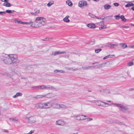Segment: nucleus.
I'll list each match as a JSON object with an SVG mask.
<instances>
[{"label": "nucleus", "mask_w": 134, "mask_h": 134, "mask_svg": "<svg viewBox=\"0 0 134 134\" xmlns=\"http://www.w3.org/2000/svg\"><path fill=\"white\" fill-rule=\"evenodd\" d=\"M50 88L55 89V88H54L53 87L50 85H48L46 86L44 85H42L38 86V87H37V89H47Z\"/></svg>", "instance_id": "20e7f679"}, {"label": "nucleus", "mask_w": 134, "mask_h": 134, "mask_svg": "<svg viewBox=\"0 0 134 134\" xmlns=\"http://www.w3.org/2000/svg\"><path fill=\"white\" fill-rule=\"evenodd\" d=\"M54 72L55 73H57L58 72H60L61 73H64L65 71L63 70H55L54 71Z\"/></svg>", "instance_id": "bb28decb"}, {"label": "nucleus", "mask_w": 134, "mask_h": 134, "mask_svg": "<svg viewBox=\"0 0 134 134\" xmlns=\"http://www.w3.org/2000/svg\"><path fill=\"white\" fill-rule=\"evenodd\" d=\"M36 12H34V13H33V12H31V14H32V15H35L36 14Z\"/></svg>", "instance_id": "052dcab7"}, {"label": "nucleus", "mask_w": 134, "mask_h": 134, "mask_svg": "<svg viewBox=\"0 0 134 134\" xmlns=\"http://www.w3.org/2000/svg\"><path fill=\"white\" fill-rule=\"evenodd\" d=\"M87 120L88 121H90L92 120H93V119L92 118H87Z\"/></svg>", "instance_id": "6e6d98bb"}, {"label": "nucleus", "mask_w": 134, "mask_h": 134, "mask_svg": "<svg viewBox=\"0 0 134 134\" xmlns=\"http://www.w3.org/2000/svg\"><path fill=\"white\" fill-rule=\"evenodd\" d=\"M55 107H54V108H60V104H55Z\"/></svg>", "instance_id": "4c0bfd02"}, {"label": "nucleus", "mask_w": 134, "mask_h": 134, "mask_svg": "<svg viewBox=\"0 0 134 134\" xmlns=\"http://www.w3.org/2000/svg\"><path fill=\"white\" fill-rule=\"evenodd\" d=\"M101 102L104 103V104H108V103H107L105 102H102V101H101Z\"/></svg>", "instance_id": "e2e57ef3"}, {"label": "nucleus", "mask_w": 134, "mask_h": 134, "mask_svg": "<svg viewBox=\"0 0 134 134\" xmlns=\"http://www.w3.org/2000/svg\"><path fill=\"white\" fill-rule=\"evenodd\" d=\"M11 10H6V12L8 13H11Z\"/></svg>", "instance_id": "79ce46f5"}, {"label": "nucleus", "mask_w": 134, "mask_h": 134, "mask_svg": "<svg viewBox=\"0 0 134 134\" xmlns=\"http://www.w3.org/2000/svg\"><path fill=\"white\" fill-rule=\"evenodd\" d=\"M3 132H6V133H8L9 132V131L7 130H5L4 129L3 130Z\"/></svg>", "instance_id": "8fccbe9b"}, {"label": "nucleus", "mask_w": 134, "mask_h": 134, "mask_svg": "<svg viewBox=\"0 0 134 134\" xmlns=\"http://www.w3.org/2000/svg\"><path fill=\"white\" fill-rule=\"evenodd\" d=\"M73 68H69L68 67H65V69L66 70H71V69H72ZM78 70V69L77 68H75L74 69H72V70L74 71H76Z\"/></svg>", "instance_id": "dca6fc26"}, {"label": "nucleus", "mask_w": 134, "mask_h": 134, "mask_svg": "<svg viewBox=\"0 0 134 134\" xmlns=\"http://www.w3.org/2000/svg\"><path fill=\"white\" fill-rule=\"evenodd\" d=\"M51 93H48L47 94L44 95V97H46L47 98H50L51 97Z\"/></svg>", "instance_id": "a878e982"}, {"label": "nucleus", "mask_w": 134, "mask_h": 134, "mask_svg": "<svg viewBox=\"0 0 134 134\" xmlns=\"http://www.w3.org/2000/svg\"><path fill=\"white\" fill-rule=\"evenodd\" d=\"M87 5V2L86 1L83 0L80 1L79 3V6L80 7L86 6Z\"/></svg>", "instance_id": "39448f33"}, {"label": "nucleus", "mask_w": 134, "mask_h": 134, "mask_svg": "<svg viewBox=\"0 0 134 134\" xmlns=\"http://www.w3.org/2000/svg\"><path fill=\"white\" fill-rule=\"evenodd\" d=\"M105 18V17H104V18H101L97 17V16H96V18L98 19L99 20L103 19H104Z\"/></svg>", "instance_id": "3c124183"}, {"label": "nucleus", "mask_w": 134, "mask_h": 134, "mask_svg": "<svg viewBox=\"0 0 134 134\" xmlns=\"http://www.w3.org/2000/svg\"><path fill=\"white\" fill-rule=\"evenodd\" d=\"M107 62H105L104 63H103L101 64H98L92 66V67L93 68H99L100 67H102V66H105V65L107 64Z\"/></svg>", "instance_id": "6e6552de"}, {"label": "nucleus", "mask_w": 134, "mask_h": 134, "mask_svg": "<svg viewBox=\"0 0 134 134\" xmlns=\"http://www.w3.org/2000/svg\"><path fill=\"white\" fill-rule=\"evenodd\" d=\"M44 97L43 95H38L35 96L34 97L35 98L37 99L38 98H41Z\"/></svg>", "instance_id": "f3484780"}, {"label": "nucleus", "mask_w": 134, "mask_h": 134, "mask_svg": "<svg viewBox=\"0 0 134 134\" xmlns=\"http://www.w3.org/2000/svg\"><path fill=\"white\" fill-rule=\"evenodd\" d=\"M51 38H48L46 37L44 39L42 40L43 41H48L50 40Z\"/></svg>", "instance_id": "37998d69"}, {"label": "nucleus", "mask_w": 134, "mask_h": 134, "mask_svg": "<svg viewBox=\"0 0 134 134\" xmlns=\"http://www.w3.org/2000/svg\"><path fill=\"white\" fill-rule=\"evenodd\" d=\"M103 93H105L106 94H109L110 93V91L109 90L107 89L103 90Z\"/></svg>", "instance_id": "cd10ccee"}, {"label": "nucleus", "mask_w": 134, "mask_h": 134, "mask_svg": "<svg viewBox=\"0 0 134 134\" xmlns=\"http://www.w3.org/2000/svg\"><path fill=\"white\" fill-rule=\"evenodd\" d=\"M28 122L30 123H35L36 121V118L35 117L31 116L29 117L28 118Z\"/></svg>", "instance_id": "0eeeda50"}, {"label": "nucleus", "mask_w": 134, "mask_h": 134, "mask_svg": "<svg viewBox=\"0 0 134 134\" xmlns=\"http://www.w3.org/2000/svg\"><path fill=\"white\" fill-rule=\"evenodd\" d=\"M66 3L70 6H72V3L70 0H67L66 1Z\"/></svg>", "instance_id": "aec40b11"}, {"label": "nucleus", "mask_w": 134, "mask_h": 134, "mask_svg": "<svg viewBox=\"0 0 134 134\" xmlns=\"http://www.w3.org/2000/svg\"><path fill=\"white\" fill-rule=\"evenodd\" d=\"M3 5L7 7H10L11 6L10 4L8 2H7L5 4V3H4L3 4Z\"/></svg>", "instance_id": "7c9ffc66"}, {"label": "nucleus", "mask_w": 134, "mask_h": 134, "mask_svg": "<svg viewBox=\"0 0 134 134\" xmlns=\"http://www.w3.org/2000/svg\"><path fill=\"white\" fill-rule=\"evenodd\" d=\"M92 67V66H90L87 67H82V68L83 70H88L91 69V68Z\"/></svg>", "instance_id": "b1692460"}, {"label": "nucleus", "mask_w": 134, "mask_h": 134, "mask_svg": "<svg viewBox=\"0 0 134 134\" xmlns=\"http://www.w3.org/2000/svg\"><path fill=\"white\" fill-rule=\"evenodd\" d=\"M80 120H85L86 119H87V118H82V117H80Z\"/></svg>", "instance_id": "603ef678"}, {"label": "nucleus", "mask_w": 134, "mask_h": 134, "mask_svg": "<svg viewBox=\"0 0 134 134\" xmlns=\"http://www.w3.org/2000/svg\"><path fill=\"white\" fill-rule=\"evenodd\" d=\"M131 2H129L126 4L125 5V6L126 7L134 6V4L131 3Z\"/></svg>", "instance_id": "9b49d317"}, {"label": "nucleus", "mask_w": 134, "mask_h": 134, "mask_svg": "<svg viewBox=\"0 0 134 134\" xmlns=\"http://www.w3.org/2000/svg\"><path fill=\"white\" fill-rule=\"evenodd\" d=\"M34 23V22L32 21H31L29 22H27V24H31L33 23Z\"/></svg>", "instance_id": "c03bdc74"}, {"label": "nucleus", "mask_w": 134, "mask_h": 134, "mask_svg": "<svg viewBox=\"0 0 134 134\" xmlns=\"http://www.w3.org/2000/svg\"><path fill=\"white\" fill-rule=\"evenodd\" d=\"M4 2H8V0H5V1H4Z\"/></svg>", "instance_id": "69168bd1"}, {"label": "nucleus", "mask_w": 134, "mask_h": 134, "mask_svg": "<svg viewBox=\"0 0 134 134\" xmlns=\"http://www.w3.org/2000/svg\"><path fill=\"white\" fill-rule=\"evenodd\" d=\"M69 16L67 15L66 16L65 18H64L63 19V21L66 23H68L70 22V20L68 19L69 18Z\"/></svg>", "instance_id": "ddd939ff"}, {"label": "nucleus", "mask_w": 134, "mask_h": 134, "mask_svg": "<svg viewBox=\"0 0 134 134\" xmlns=\"http://www.w3.org/2000/svg\"><path fill=\"white\" fill-rule=\"evenodd\" d=\"M38 86H34L31 87V88H37V87H38Z\"/></svg>", "instance_id": "680f3d73"}, {"label": "nucleus", "mask_w": 134, "mask_h": 134, "mask_svg": "<svg viewBox=\"0 0 134 134\" xmlns=\"http://www.w3.org/2000/svg\"><path fill=\"white\" fill-rule=\"evenodd\" d=\"M118 45L117 44H114L111 43L109 44L108 45V47L110 48H114V46H117Z\"/></svg>", "instance_id": "412c9836"}, {"label": "nucleus", "mask_w": 134, "mask_h": 134, "mask_svg": "<svg viewBox=\"0 0 134 134\" xmlns=\"http://www.w3.org/2000/svg\"><path fill=\"white\" fill-rule=\"evenodd\" d=\"M43 19H42L41 20L42 21L41 22H40L39 23V24L40 25V24H41L42 25H43V24H42V22L44 23H45L46 22V20H44Z\"/></svg>", "instance_id": "c9c22d12"}, {"label": "nucleus", "mask_w": 134, "mask_h": 134, "mask_svg": "<svg viewBox=\"0 0 134 134\" xmlns=\"http://www.w3.org/2000/svg\"><path fill=\"white\" fill-rule=\"evenodd\" d=\"M37 23V22H35V23H32L31 25V26L33 27H41V25H40L39 24L38 25H37L36 24Z\"/></svg>", "instance_id": "2eb2a0df"}, {"label": "nucleus", "mask_w": 134, "mask_h": 134, "mask_svg": "<svg viewBox=\"0 0 134 134\" xmlns=\"http://www.w3.org/2000/svg\"><path fill=\"white\" fill-rule=\"evenodd\" d=\"M44 18L42 17H37L36 18L35 20L40 21H41L42 19H44Z\"/></svg>", "instance_id": "393cba45"}, {"label": "nucleus", "mask_w": 134, "mask_h": 134, "mask_svg": "<svg viewBox=\"0 0 134 134\" xmlns=\"http://www.w3.org/2000/svg\"><path fill=\"white\" fill-rule=\"evenodd\" d=\"M54 4V1H51L49 2L47 4V6L48 7H50L52 5Z\"/></svg>", "instance_id": "4be33fe9"}, {"label": "nucleus", "mask_w": 134, "mask_h": 134, "mask_svg": "<svg viewBox=\"0 0 134 134\" xmlns=\"http://www.w3.org/2000/svg\"><path fill=\"white\" fill-rule=\"evenodd\" d=\"M105 28H106V27H105L104 26H102V27H99V29H104Z\"/></svg>", "instance_id": "13d9d810"}, {"label": "nucleus", "mask_w": 134, "mask_h": 134, "mask_svg": "<svg viewBox=\"0 0 134 134\" xmlns=\"http://www.w3.org/2000/svg\"><path fill=\"white\" fill-rule=\"evenodd\" d=\"M83 116V115H80L76 116V119L77 120H80V117Z\"/></svg>", "instance_id": "473e14b6"}, {"label": "nucleus", "mask_w": 134, "mask_h": 134, "mask_svg": "<svg viewBox=\"0 0 134 134\" xmlns=\"http://www.w3.org/2000/svg\"><path fill=\"white\" fill-rule=\"evenodd\" d=\"M60 108H66V106L64 104H60Z\"/></svg>", "instance_id": "e433bc0d"}, {"label": "nucleus", "mask_w": 134, "mask_h": 134, "mask_svg": "<svg viewBox=\"0 0 134 134\" xmlns=\"http://www.w3.org/2000/svg\"><path fill=\"white\" fill-rule=\"evenodd\" d=\"M113 104L115 105L116 107H118L120 110L126 113L127 114H129L130 111L129 110L128 107L125 105H123L122 104L112 103Z\"/></svg>", "instance_id": "f03ea898"}, {"label": "nucleus", "mask_w": 134, "mask_h": 134, "mask_svg": "<svg viewBox=\"0 0 134 134\" xmlns=\"http://www.w3.org/2000/svg\"><path fill=\"white\" fill-rule=\"evenodd\" d=\"M120 17V18L122 19V21L125 22L126 21V19L125 18L124 16V15H121Z\"/></svg>", "instance_id": "5701e85b"}, {"label": "nucleus", "mask_w": 134, "mask_h": 134, "mask_svg": "<svg viewBox=\"0 0 134 134\" xmlns=\"http://www.w3.org/2000/svg\"><path fill=\"white\" fill-rule=\"evenodd\" d=\"M113 4L115 6H118L119 5V4L118 3H114Z\"/></svg>", "instance_id": "49530a36"}, {"label": "nucleus", "mask_w": 134, "mask_h": 134, "mask_svg": "<svg viewBox=\"0 0 134 134\" xmlns=\"http://www.w3.org/2000/svg\"><path fill=\"white\" fill-rule=\"evenodd\" d=\"M111 7V5L108 4H106L104 5V9L106 10H108Z\"/></svg>", "instance_id": "6ab92c4d"}, {"label": "nucleus", "mask_w": 134, "mask_h": 134, "mask_svg": "<svg viewBox=\"0 0 134 134\" xmlns=\"http://www.w3.org/2000/svg\"><path fill=\"white\" fill-rule=\"evenodd\" d=\"M109 55H108L106 56L105 57H104L103 58V59H105L107 58H108L109 57Z\"/></svg>", "instance_id": "de8ad7c7"}, {"label": "nucleus", "mask_w": 134, "mask_h": 134, "mask_svg": "<svg viewBox=\"0 0 134 134\" xmlns=\"http://www.w3.org/2000/svg\"><path fill=\"white\" fill-rule=\"evenodd\" d=\"M22 95H23V94L22 93H20V92H18V93H17L13 97V98H15L19 96H22Z\"/></svg>", "instance_id": "4468645a"}, {"label": "nucleus", "mask_w": 134, "mask_h": 134, "mask_svg": "<svg viewBox=\"0 0 134 134\" xmlns=\"http://www.w3.org/2000/svg\"><path fill=\"white\" fill-rule=\"evenodd\" d=\"M131 48H134V45H133L131 47Z\"/></svg>", "instance_id": "774afa93"}, {"label": "nucleus", "mask_w": 134, "mask_h": 134, "mask_svg": "<svg viewBox=\"0 0 134 134\" xmlns=\"http://www.w3.org/2000/svg\"><path fill=\"white\" fill-rule=\"evenodd\" d=\"M98 63V62H94V63H92V64H96V63Z\"/></svg>", "instance_id": "338daca9"}, {"label": "nucleus", "mask_w": 134, "mask_h": 134, "mask_svg": "<svg viewBox=\"0 0 134 134\" xmlns=\"http://www.w3.org/2000/svg\"><path fill=\"white\" fill-rule=\"evenodd\" d=\"M114 17L116 19H118L120 18V17L119 15H115L114 16Z\"/></svg>", "instance_id": "58836bf2"}, {"label": "nucleus", "mask_w": 134, "mask_h": 134, "mask_svg": "<svg viewBox=\"0 0 134 134\" xmlns=\"http://www.w3.org/2000/svg\"><path fill=\"white\" fill-rule=\"evenodd\" d=\"M35 107L37 109H44L43 103H38L35 104Z\"/></svg>", "instance_id": "423d86ee"}, {"label": "nucleus", "mask_w": 134, "mask_h": 134, "mask_svg": "<svg viewBox=\"0 0 134 134\" xmlns=\"http://www.w3.org/2000/svg\"><path fill=\"white\" fill-rule=\"evenodd\" d=\"M87 26L92 29H94L95 28L96 26L95 24L92 23H90L87 24Z\"/></svg>", "instance_id": "f8f14e48"}, {"label": "nucleus", "mask_w": 134, "mask_h": 134, "mask_svg": "<svg viewBox=\"0 0 134 134\" xmlns=\"http://www.w3.org/2000/svg\"><path fill=\"white\" fill-rule=\"evenodd\" d=\"M121 27H122V28H125V29H127V28H129V26H125L124 25H123L122 26H121Z\"/></svg>", "instance_id": "a18cd8bd"}, {"label": "nucleus", "mask_w": 134, "mask_h": 134, "mask_svg": "<svg viewBox=\"0 0 134 134\" xmlns=\"http://www.w3.org/2000/svg\"><path fill=\"white\" fill-rule=\"evenodd\" d=\"M100 102H101L100 101H99L98 100H95L94 101V103L96 104V105H97L102 107H103L104 106L103 105L101 104H100L99 103Z\"/></svg>", "instance_id": "a211bd4d"}, {"label": "nucleus", "mask_w": 134, "mask_h": 134, "mask_svg": "<svg viewBox=\"0 0 134 134\" xmlns=\"http://www.w3.org/2000/svg\"><path fill=\"white\" fill-rule=\"evenodd\" d=\"M34 132V130H31L29 133V134H32Z\"/></svg>", "instance_id": "4d7b16f0"}, {"label": "nucleus", "mask_w": 134, "mask_h": 134, "mask_svg": "<svg viewBox=\"0 0 134 134\" xmlns=\"http://www.w3.org/2000/svg\"><path fill=\"white\" fill-rule=\"evenodd\" d=\"M91 17L94 18H96V16L93 14H92L91 13H89L88 14Z\"/></svg>", "instance_id": "c85d7f7f"}, {"label": "nucleus", "mask_w": 134, "mask_h": 134, "mask_svg": "<svg viewBox=\"0 0 134 134\" xmlns=\"http://www.w3.org/2000/svg\"><path fill=\"white\" fill-rule=\"evenodd\" d=\"M44 109H47L51 107L54 106V104L52 102L49 101L47 102L43 103Z\"/></svg>", "instance_id": "7ed1b4c3"}, {"label": "nucleus", "mask_w": 134, "mask_h": 134, "mask_svg": "<svg viewBox=\"0 0 134 134\" xmlns=\"http://www.w3.org/2000/svg\"><path fill=\"white\" fill-rule=\"evenodd\" d=\"M6 14V12H0V14Z\"/></svg>", "instance_id": "09e8293b"}, {"label": "nucleus", "mask_w": 134, "mask_h": 134, "mask_svg": "<svg viewBox=\"0 0 134 134\" xmlns=\"http://www.w3.org/2000/svg\"><path fill=\"white\" fill-rule=\"evenodd\" d=\"M20 24H27V22H21L20 23Z\"/></svg>", "instance_id": "5fc2aeb1"}, {"label": "nucleus", "mask_w": 134, "mask_h": 134, "mask_svg": "<svg viewBox=\"0 0 134 134\" xmlns=\"http://www.w3.org/2000/svg\"><path fill=\"white\" fill-rule=\"evenodd\" d=\"M129 91H134V88H129Z\"/></svg>", "instance_id": "864d4df0"}, {"label": "nucleus", "mask_w": 134, "mask_h": 134, "mask_svg": "<svg viewBox=\"0 0 134 134\" xmlns=\"http://www.w3.org/2000/svg\"><path fill=\"white\" fill-rule=\"evenodd\" d=\"M133 65V63L132 62H129L128 64V66H130L132 65Z\"/></svg>", "instance_id": "ea45409f"}, {"label": "nucleus", "mask_w": 134, "mask_h": 134, "mask_svg": "<svg viewBox=\"0 0 134 134\" xmlns=\"http://www.w3.org/2000/svg\"><path fill=\"white\" fill-rule=\"evenodd\" d=\"M16 57L17 55L16 54H4L1 57L0 59L6 64H12L17 63L19 62L16 58Z\"/></svg>", "instance_id": "f257e3e1"}, {"label": "nucleus", "mask_w": 134, "mask_h": 134, "mask_svg": "<svg viewBox=\"0 0 134 134\" xmlns=\"http://www.w3.org/2000/svg\"><path fill=\"white\" fill-rule=\"evenodd\" d=\"M115 123L119 124L120 125H124V124L123 122H121L118 121L116 122Z\"/></svg>", "instance_id": "72a5a7b5"}, {"label": "nucleus", "mask_w": 134, "mask_h": 134, "mask_svg": "<svg viewBox=\"0 0 134 134\" xmlns=\"http://www.w3.org/2000/svg\"><path fill=\"white\" fill-rule=\"evenodd\" d=\"M9 120H11L12 121H14V122L17 121L18 120L16 119V118H9Z\"/></svg>", "instance_id": "2f4dec72"}, {"label": "nucleus", "mask_w": 134, "mask_h": 134, "mask_svg": "<svg viewBox=\"0 0 134 134\" xmlns=\"http://www.w3.org/2000/svg\"><path fill=\"white\" fill-rule=\"evenodd\" d=\"M52 54L55 56L58 54H65L66 53V52L65 51L60 52L59 51H57L55 52L54 53L52 52Z\"/></svg>", "instance_id": "9d476101"}, {"label": "nucleus", "mask_w": 134, "mask_h": 134, "mask_svg": "<svg viewBox=\"0 0 134 134\" xmlns=\"http://www.w3.org/2000/svg\"><path fill=\"white\" fill-rule=\"evenodd\" d=\"M14 21L15 22V23H18V24H20V23H21V21L20 20H14Z\"/></svg>", "instance_id": "a19ab883"}, {"label": "nucleus", "mask_w": 134, "mask_h": 134, "mask_svg": "<svg viewBox=\"0 0 134 134\" xmlns=\"http://www.w3.org/2000/svg\"><path fill=\"white\" fill-rule=\"evenodd\" d=\"M65 122L62 120H60L57 121L56 122V124L59 125H63L65 124Z\"/></svg>", "instance_id": "1a4fd4ad"}, {"label": "nucleus", "mask_w": 134, "mask_h": 134, "mask_svg": "<svg viewBox=\"0 0 134 134\" xmlns=\"http://www.w3.org/2000/svg\"><path fill=\"white\" fill-rule=\"evenodd\" d=\"M131 9L134 11V6L131 7Z\"/></svg>", "instance_id": "0e129e2a"}, {"label": "nucleus", "mask_w": 134, "mask_h": 134, "mask_svg": "<svg viewBox=\"0 0 134 134\" xmlns=\"http://www.w3.org/2000/svg\"><path fill=\"white\" fill-rule=\"evenodd\" d=\"M120 45H122L121 46L122 47L124 48H125L127 47V45L125 43H120Z\"/></svg>", "instance_id": "c756f323"}, {"label": "nucleus", "mask_w": 134, "mask_h": 134, "mask_svg": "<svg viewBox=\"0 0 134 134\" xmlns=\"http://www.w3.org/2000/svg\"><path fill=\"white\" fill-rule=\"evenodd\" d=\"M35 12H36V14H38L40 12V10H38L37 11Z\"/></svg>", "instance_id": "bf43d9fd"}, {"label": "nucleus", "mask_w": 134, "mask_h": 134, "mask_svg": "<svg viewBox=\"0 0 134 134\" xmlns=\"http://www.w3.org/2000/svg\"><path fill=\"white\" fill-rule=\"evenodd\" d=\"M101 50H102V49L101 48H100V49H95V51L96 53H98L100 52L101 51Z\"/></svg>", "instance_id": "f704fd0d"}]
</instances>
